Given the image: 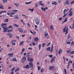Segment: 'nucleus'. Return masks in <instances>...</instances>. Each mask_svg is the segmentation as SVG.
I'll list each match as a JSON object with an SVG mask.
<instances>
[{"instance_id": "0eeeda50", "label": "nucleus", "mask_w": 74, "mask_h": 74, "mask_svg": "<svg viewBox=\"0 0 74 74\" xmlns=\"http://www.w3.org/2000/svg\"><path fill=\"white\" fill-rule=\"evenodd\" d=\"M54 68H55V67L54 66H51L49 67V69L50 70H51V71H53Z\"/></svg>"}, {"instance_id": "864d4df0", "label": "nucleus", "mask_w": 74, "mask_h": 74, "mask_svg": "<svg viewBox=\"0 0 74 74\" xmlns=\"http://www.w3.org/2000/svg\"><path fill=\"white\" fill-rule=\"evenodd\" d=\"M35 29L37 30V26L36 25L35 26Z\"/></svg>"}, {"instance_id": "69168bd1", "label": "nucleus", "mask_w": 74, "mask_h": 74, "mask_svg": "<svg viewBox=\"0 0 74 74\" xmlns=\"http://www.w3.org/2000/svg\"><path fill=\"white\" fill-rule=\"evenodd\" d=\"M14 26H15L16 27H18V25L16 24H15L14 25Z\"/></svg>"}, {"instance_id": "20e7f679", "label": "nucleus", "mask_w": 74, "mask_h": 74, "mask_svg": "<svg viewBox=\"0 0 74 74\" xmlns=\"http://www.w3.org/2000/svg\"><path fill=\"white\" fill-rule=\"evenodd\" d=\"M26 57L24 56L21 59V62L23 63H24L26 61Z\"/></svg>"}, {"instance_id": "a878e982", "label": "nucleus", "mask_w": 74, "mask_h": 74, "mask_svg": "<svg viewBox=\"0 0 74 74\" xmlns=\"http://www.w3.org/2000/svg\"><path fill=\"white\" fill-rule=\"evenodd\" d=\"M65 3L66 5H69V1L67 0L66 1Z\"/></svg>"}, {"instance_id": "58836bf2", "label": "nucleus", "mask_w": 74, "mask_h": 74, "mask_svg": "<svg viewBox=\"0 0 74 74\" xmlns=\"http://www.w3.org/2000/svg\"><path fill=\"white\" fill-rule=\"evenodd\" d=\"M14 19H18V16H15L14 17Z\"/></svg>"}, {"instance_id": "ddd939ff", "label": "nucleus", "mask_w": 74, "mask_h": 74, "mask_svg": "<svg viewBox=\"0 0 74 74\" xmlns=\"http://www.w3.org/2000/svg\"><path fill=\"white\" fill-rule=\"evenodd\" d=\"M18 30L20 32H23V30L21 28H19L18 29Z\"/></svg>"}, {"instance_id": "e2e57ef3", "label": "nucleus", "mask_w": 74, "mask_h": 74, "mask_svg": "<svg viewBox=\"0 0 74 74\" xmlns=\"http://www.w3.org/2000/svg\"><path fill=\"white\" fill-rule=\"evenodd\" d=\"M74 3V0L72 2H71V4H73V3Z\"/></svg>"}, {"instance_id": "4468645a", "label": "nucleus", "mask_w": 74, "mask_h": 74, "mask_svg": "<svg viewBox=\"0 0 74 74\" xmlns=\"http://www.w3.org/2000/svg\"><path fill=\"white\" fill-rule=\"evenodd\" d=\"M55 57H53L51 60L50 62L52 63V62H54L55 61Z\"/></svg>"}, {"instance_id": "a211bd4d", "label": "nucleus", "mask_w": 74, "mask_h": 74, "mask_svg": "<svg viewBox=\"0 0 74 74\" xmlns=\"http://www.w3.org/2000/svg\"><path fill=\"white\" fill-rule=\"evenodd\" d=\"M41 9L42 11H44V12H45L46 10H45V8H44L43 7H42L41 8Z\"/></svg>"}, {"instance_id": "de8ad7c7", "label": "nucleus", "mask_w": 74, "mask_h": 74, "mask_svg": "<svg viewBox=\"0 0 74 74\" xmlns=\"http://www.w3.org/2000/svg\"><path fill=\"white\" fill-rule=\"evenodd\" d=\"M1 13L2 14V13H4L5 12H7V11H1Z\"/></svg>"}, {"instance_id": "423d86ee", "label": "nucleus", "mask_w": 74, "mask_h": 74, "mask_svg": "<svg viewBox=\"0 0 74 74\" xmlns=\"http://www.w3.org/2000/svg\"><path fill=\"white\" fill-rule=\"evenodd\" d=\"M66 9H64L63 11V14L64 15L63 16V17H65L67 14H68V13H66Z\"/></svg>"}, {"instance_id": "2f4dec72", "label": "nucleus", "mask_w": 74, "mask_h": 74, "mask_svg": "<svg viewBox=\"0 0 74 74\" xmlns=\"http://www.w3.org/2000/svg\"><path fill=\"white\" fill-rule=\"evenodd\" d=\"M50 49H51V47H49L47 49V51H50Z\"/></svg>"}, {"instance_id": "f257e3e1", "label": "nucleus", "mask_w": 74, "mask_h": 74, "mask_svg": "<svg viewBox=\"0 0 74 74\" xmlns=\"http://www.w3.org/2000/svg\"><path fill=\"white\" fill-rule=\"evenodd\" d=\"M8 23H3L1 25V26H3L2 28L4 29L3 30V33H5V32H7V25H8Z\"/></svg>"}, {"instance_id": "b1692460", "label": "nucleus", "mask_w": 74, "mask_h": 74, "mask_svg": "<svg viewBox=\"0 0 74 74\" xmlns=\"http://www.w3.org/2000/svg\"><path fill=\"white\" fill-rule=\"evenodd\" d=\"M62 52V49H60L59 50L58 53L59 54H60V53Z\"/></svg>"}, {"instance_id": "aec40b11", "label": "nucleus", "mask_w": 74, "mask_h": 74, "mask_svg": "<svg viewBox=\"0 0 74 74\" xmlns=\"http://www.w3.org/2000/svg\"><path fill=\"white\" fill-rule=\"evenodd\" d=\"M0 8L1 9H4V8L3 7V6L1 5V4H0Z\"/></svg>"}, {"instance_id": "473e14b6", "label": "nucleus", "mask_w": 74, "mask_h": 74, "mask_svg": "<svg viewBox=\"0 0 74 74\" xmlns=\"http://www.w3.org/2000/svg\"><path fill=\"white\" fill-rule=\"evenodd\" d=\"M12 11H13V12H18V10H12Z\"/></svg>"}, {"instance_id": "7c9ffc66", "label": "nucleus", "mask_w": 74, "mask_h": 74, "mask_svg": "<svg viewBox=\"0 0 74 74\" xmlns=\"http://www.w3.org/2000/svg\"><path fill=\"white\" fill-rule=\"evenodd\" d=\"M23 41H22L20 43V45L22 46L23 45Z\"/></svg>"}, {"instance_id": "7ed1b4c3", "label": "nucleus", "mask_w": 74, "mask_h": 74, "mask_svg": "<svg viewBox=\"0 0 74 74\" xmlns=\"http://www.w3.org/2000/svg\"><path fill=\"white\" fill-rule=\"evenodd\" d=\"M44 36L46 39H49V37L48 35V33L47 31H45V32Z\"/></svg>"}, {"instance_id": "c756f323", "label": "nucleus", "mask_w": 74, "mask_h": 74, "mask_svg": "<svg viewBox=\"0 0 74 74\" xmlns=\"http://www.w3.org/2000/svg\"><path fill=\"white\" fill-rule=\"evenodd\" d=\"M28 10H29V11H30L31 12H33V10H34V9H31L30 8H29L28 9Z\"/></svg>"}, {"instance_id": "ea45409f", "label": "nucleus", "mask_w": 74, "mask_h": 74, "mask_svg": "<svg viewBox=\"0 0 74 74\" xmlns=\"http://www.w3.org/2000/svg\"><path fill=\"white\" fill-rule=\"evenodd\" d=\"M37 68L38 69V71L40 70V67L38 66H37Z\"/></svg>"}, {"instance_id": "cd10ccee", "label": "nucleus", "mask_w": 74, "mask_h": 74, "mask_svg": "<svg viewBox=\"0 0 74 74\" xmlns=\"http://www.w3.org/2000/svg\"><path fill=\"white\" fill-rule=\"evenodd\" d=\"M24 68H25V69H29V65H27Z\"/></svg>"}, {"instance_id": "39448f33", "label": "nucleus", "mask_w": 74, "mask_h": 74, "mask_svg": "<svg viewBox=\"0 0 74 74\" xmlns=\"http://www.w3.org/2000/svg\"><path fill=\"white\" fill-rule=\"evenodd\" d=\"M27 60L29 62H33V58L30 57H28L27 58Z\"/></svg>"}, {"instance_id": "09e8293b", "label": "nucleus", "mask_w": 74, "mask_h": 74, "mask_svg": "<svg viewBox=\"0 0 74 74\" xmlns=\"http://www.w3.org/2000/svg\"><path fill=\"white\" fill-rule=\"evenodd\" d=\"M48 56L50 57L51 58H52L53 56L52 55H49Z\"/></svg>"}, {"instance_id": "3c124183", "label": "nucleus", "mask_w": 74, "mask_h": 74, "mask_svg": "<svg viewBox=\"0 0 74 74\" xmlns=\"http://www.w3.org/2000/svg\"><path fill=\"white\" fill-rule=\"evenodd\" d=\"M25 17V19H27L28 18V17H27V16H26V15H25V16H24Z\"/></svg>"}, {"instance_id": "c03bdc74", "label": "nucleus", "mask_w": 74, "mask_h": 74, "mask_svg": "<svg viewBox=\"0 0 74 74\" xmlns=\"http://www.w3.org/2000/svg\"><path fill=\"white\" fill-rule=\"evenodd\" d=\"M69 66H70V62H69L68 63V67H67V69L69 67Z\"/></svg>"}, {"instance_id": "0e129e2a", "label": "nucleus", "mask_w": 74, "mask_h": 74, "mask_svg": "<svg viewBox=\"0 0 74 74\" xmlns=\"http://www.w3.org/2000/svg\"><path fill=\"white\" fill-rule=\"evenodd\" d=\"M12 45H15V43L12 42Z\"/></svg>"}, {"instance_id": "37998d69", "label": "nucleus", "mask_w": 74, "mask_h": 74, "mask_svg": "<svg viewBox=\"0 0 74 74\" xmlns=\"http://www.w3.org/2000/svg\"><path fill=\"white\" fill-rule=\"evenodd\" d=\"M39 5H42V6L43 7L44 6V4L43 3H39Z\"/></svg>"}, {"instance_id": "393cba45", "label": "nucleus", "mask_w": 74, "mask_h": 74, "mask_svg": "<svg viewBox=\"0 0 74 74\" xmlns=\"http://www.w3.org/2000/svg\"><path fill=\"white\" fill-rule=\"evenodd\" d=\"M19 70V68H17L15 70V72H16V71H18Z\"/></svg>"}, {"instance_id": "1a4fd4ad", "label": "nucleus", "mask_w": 74, "mask_h": 74, "mask_svg": "<svg viewBox=\"0 0 74 74\" xmlns=\"http://www.w3.org/2000/svg\"><path fill=\"white\" fill-rule=\"evenodd\" d=\"M35 22L36 24L38 25L40 23V20L38 19H36L35 20Z\"/></svg>"}, {"instance_id": "774afa93", "label": "nucleus", "mask_w": 74, "mask_h": 74, "mask_svg": "<svg viewBox=\"0 0 74 74\" xmlns=\"http://www.w3.org/2000/svg\"><path fill=\"white\" fill-rule=\"evenodd\" d=\"M72 26H73V28H74V23L73 24Z\"/></svg>"}, {"instance_id": "f8f14e48", "label": "nucleus", "mask_w": 74, "mask_h": 74, "mask_svg": "<svg viewBox=\"0 0 74 74\" xmlns=\"http://www.w3.org/2000/svg\"><path fill=\"white\" fill-rule=\"evenodd\" d=\"M14 13H10L9 15V16H10V17H13V16H13V15H14Z\"/></svg>"}, {"instance_id": "8fccbe9b", "label": "nucleus", "mask_w": 74, "mask_h": 74, "mask_svg": "<svg viewBox=\"0 0 74 74\" xmlns=\"http://www.w3.org/2000/svg\"><path fill=\"white\" fill-rule=\"evenodd\" d=\"M64 71L65 72V74H66V73H67V72L66 71V69H64Z\"/></svg>"}, {"instance_id": "603ef678", "label": "nucleus", "mask_w": 74, "mask_h": 74, "mask_svg": "<svg viewBox=\"0 0 74 74\" xmlns=\"http://www.w3.org/2000/svg\"><path fill=\"white\" fill-rule=\"evenodd\" d=\"M32 45H34V46L36 45V43H35L34 42H32Z\"/></svg>"}, {"instance_id": "f3484780", "label": "nucleus", "mask_w": 74, "mask_h": 74, "mask_svg": "<svg viewBox=\"0 0 74 74\" xmlns=\"http://www.w3.org/2000/svg\"><path fill=\"white\" fill-rule=\"evenodd\" d=\"M32 3V1H29L28 2H25V4L26 5Z\"/></svg>"}, {"instance_id": "6e6552de", "label": "nucleus", "mask_w": 74, "mask_h": 74, "mask_svg": "<svg viewBox=\"0 0 74 74\" xmlns=\"http://www.w3.org/2000/svg\"><path fill=\"white\" fill-rule=\"evenodd\" d=\"M6 35L7 36H9L10 38H12V34L11 33H8L6 34Z\"/></svg>"}, {"instance_id": "dca6fc26", "label": "nucleus", "mask_w": 74, "mask_h": 74, "mask_svg": "<svg viewBox=\"0 0 74 74\" xmlns=\"http://www.w3.org/2000/svg\"><path fill=\"white\" fill-rule=\"evenodd\" d=\"M14 5H15V6H16L17 7H19V3H14Z\"/></svg>"}, {"instance_id": "f704fd0d", "label": "nucleus", "mask_w": 74, "mask_h": 74, "mask_svg": "<svg viewBox=\"0 0 74 74\" xmlns=\"http://www.w3.org/2000/svg\"><path fill=\"white\" fill-rule=\"evenodd\" d=\"M50 28L51 29H52V30H53V26L51 25L50 26Z\"/></svg>"}, {"instance_id": "13d9d810", "label": "nucleus", "mask_w": 74, "mask_h": 74, "mask_svg": "<svg viewBox=\"0 0 74 74\" xmlns=\"http://www.w3.org/2000/svg\"><path fill=\"white\" fill-rule=\"evenodd\" d=\"M45 43H44L42 44V45L43 47H44V46H45Z\"/></svg>"}, {"instance_id": "e433bc0d", "label": "nucleus", "mask_w": 74, "mask_h": 74, "mask_svg": "<svg viewBox=\"0 0 74 74\" xmlns=\"http://www.w3.org/2000/svg\"><path fill=\"white\" fill-rule=\"evenodd\" d=\"M70 51H71V49H70L69 50H68L67 51V53H70Z\"/></svg>"}, {"instance_id": "6ab92c4d", "label": "nucleus", "mask_w": 74, "mask_h": 74, "mask_svg": "<svg viewBox=\"0 0 74 74\" xmlns=\"http://www.w3.org/2000/svg\"><path fill=\"white\" fill-rule=\"evenodd\" d=\"M67 19V18H65V20L62 23L63 24L64 23H65V22H67L68 21Z\"/></svg>"}, {"instance_id": "f03ea898", "label": "nucleus", "mask_w": 74, "mask_h": 74, "mask_svg": "<svg viewBox=\"0 0 74 74\" xmlns=\"http://www.w3.org/2000/svg\"><path fill=\"white\" fill-rule=\"evenodd\" d=\"M69 31V29L68 28V27H67L65 26L64 28L63 29V31L64 33L66 32L65 33V34H67L68 33V32Z\"/></svg>"}, {"instance_id": "a18cd8bd", "label": "nucleus", "mask_w": 74, "mask_h": 74, "mask_svg": "<svg viewBox=\"0 0 74 74\" xmlns=\"http://www.w3.org/2000/svg\"><path fill=\"white\" fill-rule=\"evenodd\" d=\"M7 0H4L3 1V3H7Z\"/></svg>"}, {"instance_id": "6e6d98bb", "label": "nucleus", "mask_w": 74, "mask_h": 74, "mask_svg": "<svg viewBox=\"0 0 74 74\" xmlns=\"http://www.w3.org/2000/svg\"><path fill=\"white\" fill-rule=\"evenodd\" d=\"M35 6L36 7H37L38 6V4H37V3H35Z\"/></svg>"}, {"instance_id": "4c0bfd02", "label": "nucleus", "mask_w": 74, "mask_h": 74, "mask_svg": "<svg viewBox=\"0 0 74 74\" xmlns=\"http://www.w3.org/2000/svg\"><path fill=\"white\" fill-rule=\"evenodd\" d=\"M70 54H74V51H71L70 52Z\"/></svg>"}, {"instance_id": "5fc2aeb1", "label": "nucleus", "mask_w": 74, "mask_h": 74, "mask_svg": "<svg viewBox=\"0 0 74 74\" xmlns=\"http://www.w3.org/2000/svg\"><path fill=\"white\" fill-rule=\"evenodd\" d=\"M16 38H17V39H18V40H19V36H16Z\"/></svg>"}, {"instance_id": "412c9836", "label": "nucleus", "mask_w": 74, "mask_h": 74, "mask_svg": "<svg viewBox=\"0 0 74 74\" xmlns=\"http://www.w3.org/2000/svg\"><path fill=\"white\" fill-rule=\"evenodd\" d=\"M12 61H14V62H16V61H17V60H16V59L15 58H12Z\"/></svg>"}, {"instance_id": "2eb2a0df", "label": "nucleus", "mask_w": 74, "mask_h": 74, "mask_svg": "<svg viewBox=\"0 0 74 74\" xmlns=\"http://www.w3.org/2000/svg\"><path fill=\"white\" fill-rule=\"evenodd\" d=\"M53 45L52 44L51 45V49L50 51V52L51 53L52 52V51H53Z\"/></svg>"}, {"instance_id": "bb28decb", "label": "nucleus", "mask_w": 74, "mask_h": 74, "mask_svg": "<svg viewBox=\"0 0 74 74\" xmlns=\"http://www.w3.org/2000/svg\"><path fill=\"white\" fill-rule=\"evenodd\" d=\"M34 40L35 42H36V41H37L38 40V38H34Z\"/></svg>"}, {"instance_id": "680f3d73", "label": "nucleus", "mask_w": 74, "mask_h": 74, "mask_svg": "<svg viewBox=\"0 0 74 74\" xmlns=\"http://www.w3.org/2000/svg\"><path fill=\"white\" fill-rule=\"evenodd\" d=\"M25 50V49L24 48L22 50V52H24Z\"/></svg>"}, {"instance_id": "9d476101", "label": "nucleus", "mask_w": 74, "mask_h": 74, "mask_svg": "<svg viewBox=\"0 0 74 74\" xmlns=\"http://www.w3.org/2000/svg\"><path fill=\"white\" fill-rule=\"evenodd\" d=\"M29 66L31 67H33V63H32V62H31L29 63Z\"/></svg>"}, {"instance_id": "4be33fe9", "label": "nucleus", "mask_w": 74, "mask_h": 74, "mask_svg": "<svg viewBox=\"0 0 74 74\" xmlns=\"http://www.w3.org/2000/svg\"><path fill=\"white\" fill-rule=\"evenodd\" d=\"M41 45L40 44L38 45L39 51H40L41 49Z\"/></svg>"}, {"instance_id": "a19ab883", "label": "nucleus", "mask_w": 74, "mask_h": 74, "mask_svg": "<svg viewBox=\"0 0 74 74\" xmlns=\"http://www.w3.org/2000/svg\"><path fill=\"white\" fill-rule=\"evenodd\" d=\"M66 43L67 44H71V42H66Z\"/></svg>"}, {"instance_id": "c9c22d12", "label": "nucleus", "mask_w": 74, "mask_h": 74, "mask_svg": "<svg viewBox=\"0 0 74 74\" xmlns=\"http://www.w3.org/2000/svg\"><path fill=\"white\" fill-rule=\"evenodd\" d=\"M50 45H51V42H49L48 44L46 45V47H48V46H49Z\"/></svg>"}, {"instance_id": "72a5a7b5", "label": "nucleus", "mask_w": 74, "mask_h": 74, "mask_svg": "<svg viewBox=\"0 0 74 74\" xmlns=\"http://www.w3.org/2000/svg\"><path fill=\"white\" fill-rule=\"evenodd\" d=\"M13 31V30L12 29H9L7 31V32H11Z\"/></svg>"}, {"instance_id": "49530a36", "label": "nucleus", "mask_w": 74, "mask_h": 74, "mask_svg": "<svg viewBox=\"0 0 74 74\" xmlns=\"http://www.w3.org/2000/svg\"><path fill=\"white\" fill-rule=\"evenodd\" d=\"M16 42V40H13L12 41V42Z\"/></svg>"}, {"instance_id": "052dcab7", "label": "nucleus", "mask_w": 74, "mask_h": 74, "mask_svg": "<svg viewBox=\"0 0 74 74\" xmlns=\"http://www.w3.org/2000/svg\"><path fill=\"white\" fill-rule=\"evenodd\" d=\"M12 27V25H10V26L8 27V28L9 29H10V28H11Z\"/></svg>"}, {"instance_id": "9b49d317", "label": "nucleus", "mask_w": 74, "mask_h": 74, "mask_svg": "<svg viewBox=\"0 0 74 74\" xmlns=\"http://www.w3.org/2000/svg\"><path fill=\"white\" fill-rule=\"evenodd\" d=\"M8 55L9 56V58H11L13 56V53H10L8 54Z\"/></svg>"}, {"instance_id": "4d7b16f0", "label": "nucleus", "mask_w": 74, "mask_h": 74, "mask_svg": "<svg viewBox=\"0 0 74 74\" xmlns=\"http://www.w3.org/2000/svg\"><path fill=\"white\" fill-rule=\"evenodd\" d=\"M43 70H44V69L42 68L40 71L41 72V73H42V71H43Z\"/></svg>"}, {"instance_id": "338daca9", "label": "nucleus", "mask_w": 74, "mask_h": 74, "mask_svg": "<svg viewBox=\"0 0 74 74\" xmlns=\"http://www.w3.org/2000/svg\"><path fill=\"white\" fill-rule=\"evenodd\" d=\"M11 73L10 74H13V73H14V71H11Z\"/></svg>"}, {"instance_id": "bf43d9fd", "label": "nucleus", "mask_w": 74, "mask_h": 74, "mask_svg": "<svg viewBox=\"0 0 74 74\" xmlns=\"http://www.w3.org/2000/svg\"><path fill=\"white\" fill-rule=\"evenodd\" d=\"M27 25H28V27H30V24H29V23H27Z\"/></svg>"}, {"instance_id": "c85d7f7f", "label": "nucleus", "mask_w": 74, "mask_h": 74, "mask_svg": "<svg viewBox=\"0 0 74 74\" xmlns=\"http://www.w3.org/2000/svg\"><path fill=\"white\" fill-rule=\"evenodd\" d=\"M8 22V19L7 18L6 19H5L4 20V22Z\"/></svg>"}, {"instance_id": "79ce46f5", "label": "nucleus", "mask_w": 74, "mask_h": 74, "mask_svg": "<svg viewBox=\"0 0 74 74\" xmlns=\"http://www.w3.org/2000/svg\"><path fill=\"white\" fill-rule=\"evenodd\" d=\"M15 67H14L13 68L11 69V71H14V70H15Z\"/></svg>"}, {"instance_id": "5701e85b", "label": "nucleus", "mask_w": 74, "mask_h": 74, "mask_svg": "<svg viewBox=\"0 0 74 74\" xmlns=\"http://www.w3.org/2000/svg\"><path fill=\"white\" fill-rule=\"evenodd\" d=\"M73 11H71L70 13L69 14V16H72V15H73Z\"/></svg>"}]
</instances>
